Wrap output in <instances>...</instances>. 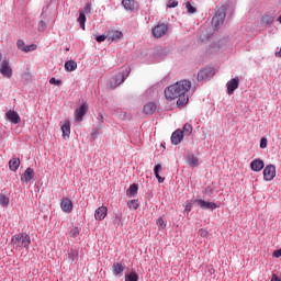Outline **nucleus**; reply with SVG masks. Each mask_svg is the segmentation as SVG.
I'll use <instances>...</instances> for the list:
<instances>
[{
  "mask_svg": "<svg viewBox=\"0 0 281 281\" xmlns=\"http://www.w3.org/2000/svg\"><path fill=\"white\" fill-rule=\"evenodd\" d=\"M198 234L199 236H201V238H206L207 240H212V234H210L207 228H200L198 231Z\"/></svg>",
  "mask_w": 281,
  "mask_h": 281,
  "instance_id": "cd10ccee",
  "label": "nucleus"
},
{
  "mask_svg": "<svg viewBox=\"0 0 281 281\" xmlns=\"http://www.w3.org/2000/svg\"><path fill=\"white\" fill-rule=\"evenodd\" d=\"M76 258H78V251L71 250V251L68 254V259L70 260V262H74V260H76Z\"/></svg>",
  "mask_w": 281,
  "mask_h": 281,
  "instance_id": "e433bc0d",
  "label": "nucleus"
},
{
  "mask_svg": "<svg viewBox=\"0 0 281 281\" xmlns=\"http://www.w3.org/2000/svg\"><path fill=\"white\" fill-rule=\"evenodd\" d=\"M250 168L254 172H260L261 170L265 169V160L262 159H255L250 162Z\"/></svg>",
  "mask_w": 281,
  "mask_h": 281,
  "instance_id": "ddd939ff",
  "label": "nucleus"
},
{
  "mask_svg": "<svg viewBox=\"0 0 281 281\" xmlns=\"http://www.w3.org/2000/svg\"><path fill=\"white\" fill-rule=\"evenodd\" d=\"M97 43H104V41H106V36L105 35H99L95 38Z\"/></svg>",
  "mask_w": 281,
  "mask_h": 281,
  "instance_id": "49530a36",
  "label": "nucleus"
},
{
  "mask_svg": "<svg viewBox=\"0 0 281 281\" xmlns=\"http://www.w3.org/2000/svg\"><path fill=\"white\" fill-rule=\"evenodd\" d=\"M181 132L182 135H187V137H189V135H192V125L190 123H186Z\"/></svg>",
  "mask_w": 281,
  "mask_h": 281,
  "instance_id": "7c9ffc66",
  "label": "nucleus"
},
{
  "mask_svg": "<svg viewBox=\"0 0 281 281\" xmlns=\"http://www.w3.org/2000/svg\"><path fill=\"white\" fill-rule=\"evenodd\" d=\"M151 34L154 38H164L166 34H168V24L159 23L155 27L151 29Z\"/></svg>",
  "mask_w": 281,
  "mask_h": 281,
  "instance_id": "20e7f679",
  "label": "nucleus"
},
{
  "mask_svg": "<svg viewBox=\"0 0 281 281\" xmlns=\"http://www.w3.org/2000/svg\"><path fill=\"white\" fill-rule=\"evenodd\" d=\"M279 23H281V15L278 18Z\"/></svg>",
  "mask_w": 281,
  "mask_h": 281,
  "instance_id": "5fc2aeb1",
  "label": "nucleus"
},
{
  "mask_svg": "<svg viewBox=\"0 0 281 281\" xmlns=\"http://www.w3.org/2000/svg\"><path fill=\"white\" fill-rule=\"evenodd\" d=\"M11 245H13L14 249H26L32 245V238L26 233H19L12 236Z\"/></svg>",
  "mask_w": 281,
  "mask_h": 281,
  "instance_id": "f03ea898",
  "label": "nucleus"
},
{
  "mask_svg": "<svg viewBox=\"0 0 281 281\" xmlns=\"http://www.w3.org/2000/svg\"><path fill=\"white\" fill-rule=\"evenodd\" d=\"M125 281H139V276H137V272H131L125 274Z\"/></svg>",
  "mask_w": 281,
  "mask_h": 281,
  "instance_id": "2f4dec72",
  "label": "nucleus"
},
{
  "mask_svg": "<svg viewBox=\"0 0 281 281\" xmlns=\"http://www.w3.org/2000/svg\"><path fill=\"white\" fill-rule=\"evenodd\" d=\"M66 71H76L78 69V63L76 60H68L65 63Z\"/></svg>",
  "mask_w": 281,
  "mask_h": 281,
  "instance_id": "b1692460",
  "label": "nucleus"
},
{
  "mask_svg": "<svg viewBox=\"0 0 281 281\" xmlns=\"http://www.w3.org/2000/svg\"><path fill=\"white\" fill-rule=\"evenodd\" d=\"M112 223H113V225H120V223H122V215L115 214Z\"/></svg>",
  "mask_w": 281,
  "mask_h": 281,
  "instance_id": "a19ab883",
  "label": "nucleus"
},
{
  "mask_svg": "<svg viewBox=\"0 0 281 281\" xmlns=\"http://www.w3.org/2000/svg\"><path fill=\"white\" fill-rule=\"evenodd\" d=\"M122 36H124V34L120 31H111L109 34H108V38L110 41H120V38H122Z\"/></svg>",
  "mask_w": 281,
  "mask_h": 281,
  "instance_id": "5701e85b",
  "label": "nucleus"
},
{
  "mask_svg": "<svg viewBox=\"0 0 281 281\" xmlns=\"http://www.w3.org/2000/svg\"><path fill=\"white\" fill-rule=\"evenodd\" d=\"M137 190H139V187H137V184L133 183L130 186L128 190L126 191V194L130 196H135V194H137Z\"/></svg>",
  "mask_w": 281,
  "mask_h": 281,
  "instance_id": "c756f323",
  "label": "nucleus"
},
{
  "mask_svg": "<svg viewBox=\"0 0 281 281\" xmlns=\"http://www.w3.org/2000/svg\"><path fill=\"white\" fill-rule=\"evenodd\" d=\"M225 7H218L212 19V26L214 27V30H218V27H221V25L225 23Z\"/></svg>",
  "mask_w": 281,
  "mask_h": 281,
  "instance_id": "7ed1b4c3",
  "label": "nucleus"
},
{
  "mask_svg": "<svg viewBox=\"0 0 281 281\" xmlns=\"http://www.w3.org/2000/svg\"><path fill=\"white\" fill-rule=\"evenodd\" d=\"M87 111H89V105L87 102L82 103L78 110H76V122H82V117L87 115Z\"/></svg>",
  "mask_w": 281,
  "mask_h": 281,
  "instance_id": "9b49d317",
  "label": "nucleus"
},
{
  "mask_svg": "<svg viewBox=\"0 0 281 281\" xmlns=\"http://www.w3.org/2000/svg\"><path fill=\"white\" fill-rule=\"evenodd\" d=\"M156 225L159 229H166V222L164 221V217H159L156 221Z\"/></svg>",
  "mask_w": 281,
  "mask_h": 281,
  "instance_id": "f704fd0d",
  "label": "nucleus"
},
{
  "mask_svg": "<svg viewBox=\"0 0 281 281\" xmlns=\"http://www.w3.org/2000/svg\"><path fill=\"white\" fill-rule=\"evenodd\" d=\"M122 5L127 10V12H135L136 10H139V3L135 0H123Z\"/></svg>",
  "mask_w": 281,
  "mask_h": 281,
  "instance_id": "1a4fd4ad",
  "label": "nucleus"
},
{
  "mask_svg": "<svg viewBox=\"0 0 281 281\" xmlns=\"http://www.w3.org/2000/svg\"><path fill=\"white\" fill-rule=\"evenodd\" d=\"M160 170H161V165H156L154 168V175L156 179H158V183H164L166 181V178L159 176Z\"/></svg>",
  "mask_w": 281,
  "mask_h": 281,
  "instance_id": "a878e982",
  "label": "nucleus"
},
{
  "mask_svg": "<svg viewBox=\"0 0 281 281\" xmlns=\"http://www.w3.org/2000/svg\"><path fill=\"white\" fill-rule=\"evenodd\" d=\"M10 204V199L5 194H0V205L8 206Z\"/></svg>",
  "mask_w": 281,
  "mask_h": 281,
  "instance_id": "72a5a7b5",
  "label": "nucleus"
},
{
  "mask_svg": "<svg viewBox=\"0 0 281 281\" xmlns=\"http://www.w3.org/2000/svg\"><path fill=\"white\" fill-rule=\"evenodd\" d=\"M70 234L72 238H76L80 235V229H78V227H75L71 229Z\"/></svg>",
  "mask_w": 281,
  "mask_h": 281,
  "instance_id": "c03bdc74",
  "label": "nucleus"
},
{
  "mask_svg": "<svg viewBox=\"0 0 281 281\" xmlns=\"http://www.w3.org/2000/svg\"><path fill=\"white\" fill-rule=\"evenodd\" d=\"M195 203L200 205L202 210H216V203L205 202L204 200H195Z\"/></svg>",
  "mask_w": 281,
  "mask_h": 281,
  "instance_id": "6ab92c4d",
  "label": "nucleus"
},
{
  "mask_svg": "<svg viewBox=\"0 0 281 281\" xmlns=\"http://www.w3.org/2000/svg\"><path fill=\"white\" fill-rule=\"evenodd\" d=\"M270 281H281V279L278 278V274H272V278Z\"/></svg>",
  "mask_w": 281,
  "mask_h": 281,
  "instance_id": "8fccbe9b",
  "label": "nucleus"
},
{
  "mask_svg": "<svg viewBox=\"0 0 281 281\" xmlns=\"http://www.w3.org/2000/svg\"><path fill=\"white\" fill-rule=\"evenodd\" d=\"M276 21L273 15L266 14L261 18L262 25H271Z\"/></svg>",
  "mask_w": 281,
  "mask_h": 281,
  "instance_id": "bb28decb",
  "label": "nucleus"
},
{
  "mask_svg": "<svg viewBox=\"0 0 281 281\" xmlns=\"http://www.w3.org/2000/svg\"><path fill=\"white\" fill-rule=\"evenodd\" d=\"M49 83L50 85H56L57 87H60V85H63V81L60 79H56V78H50L49 79Z\"/></svg>",
  "mask_w": 281,
  "mask_h": 281,
  "instance_id": "ea45409f",
  "label": "nucleus"
},
{
  "mask_svg": "<svg viewBox=\"0 0 281 281\" xmlns=\"http://www.w3.org/2000/svg\"><path fill=\"white\" fill-rule=\"evenodd\" d=\"M277 58H281V48L279 52L276 53Z\"/></svg>",
  "mask_w": 281,
  "mask_h": 281,
  "instance_id": "3c124183",
  "label": "nucleus"
},
{
  "mask_svg": "<svg viewBox=\"0 0 281 281\" xmlns=\"http://www.w3.org/2000/svg\"><path fill=\"white\" fill-rule=\"evenodd\" d=\"M78 23L81 30H85V23H87V15H85V11H79Z\"/></svg>",
  "mask_w": 281,
  "mask_h": 281,
  "instance_id": "c85d7f7f",
  "label": "nucleus"
},
{
  "mask_svg": "<svg viewBox=\"0 0 281 281\" xmlns=\"http://www.w3.org/2000/svg\"><path fill=\"white\" fill-rule=\"evenodd\" d=\"M239 82L240 79H238V77H235L226 83L228 95H232V93H234V90L238 88Z\"/></svg>",
  "mask_w": 281,
  "mask_h": 281,
  "instance_id": "2eb2a0df",
  "label": "nucleus"
},
{
  "mask_svg": "<svg viewBox=\"0 0 281 281\" xmlns=\"http://www.w3.org/2000/svg\"><path fill=\"white\" fill-rule=\"evenodd\" d=\"M214 74H216L214 68H203L198 72V80L200 82H205V80H210V78L214 77Z\"/></svg>",
  "mask_w": 281,
  "mask_h": 281,
  "instance_id": "39448f33",
  "label": "nucleus"
},
{
  "mask_svg": "<svg viewBox=\"0 0 281 281\" xmlns=\"http://www.w3.org/2000/svg\"><path fill=\"white\" fill-rule=\"evenodd\" d=\"M191 205L190 204H187V206H186V212H190V210H191Z\"/></svg>",
  "mask_w": 281,
  "mask_h": 281,
  "instance_id": "603ef678",
  "label": "nucleus"
},
{
  "mask_svg": "<svg viewBox=\"0 0 281 281\" xmlns=\"http://www.w3.org/2000/svg\"><path fill=\"white\" fill-rule=\"evenodd\" d=\"M7 120H9V122L11 124H19L21 122V116L19 115V113L12 111V110H9L7 113Z\"/></svg>",
  "mask_w": 281,
  "mask_h": 281,
  "instance_id": "dca6fc26",
  "label": "nucleus"
},
{
  "mask_svg": "<svg viewBox=\"0 0 281 281\" xmlns=\"http://www.w3.org/2000/svg\"><path fill=\"white\" fill-rule=\"evenodd\" d=\"M19 166H21V160L19 158H12L9 161V168L12 172H16V170H19Z\"/></svg>",
  "mask_w": 281,
  "mask_h": 281,
  "instance_id": "4be33fe9",
  "label": "nucleus"
},
{
  "mask_svg": "<svg viewBox=\"0 0 281 281\" xmlns=\"http://www.w3.org/2000/svg\"><path fill=\"white\" fill-rule=\"evenodd\" d=\"M124 80H125L124 72L116 74L110 80V89H117V87H120V85H122Z\"/></svg>",
  "mask_w": 281,
  "mask_h": 281,
  "instance_id": "0eeeda50",
  "label": "nucleus"
},
{
  "mask_svg": "<svg viewBox=\"0 0 281 281\" xmlns=\"http://www.w3.org/2000/svg\"><path fill=\"white\" fill-rule=\"evenodd\" d=\"M186 8H187L189 14H194V12H196V9L194 7H192V4H190V2H187Z\"/></svg>",
  "mask_w": 281,
  "mask_h": 281,
  "instance_id": "4c0bfd02",
  "label": "nucleus"
},
{
  "mask_svg": "<svg viewBox=\"0 0 281 281\" xmlns=\"http://www.w3.org/2000/svg\"><path fill=\"white\" fill-rule=\"evenodd\" d=\"M60 128L63 133V138L69 139V135H71V123L69 122V120H66Z\"/></svg>",
  "mask_w": 281,
  "mask_h": 281,
  "instance_id": "f3484780",
  "label": "nucleus"
},
{
  "mask_svg": "<svg viewBox=\"0 0 281 281\" xmlns=\"http://www.w3.org/2000/svg\"><path fill=\"white\" fill-rule=\"evenodd\" d=\"M2 58H3V55L0 53V61L2 60Z\"/></svg>",
  "mask_w": 281,
  "mask_h": 281,
  "instance_id": "864d4df0",
  "label": "nucleus"
},
{
  "mask_svg": "<svg viewBox=\"0 0 281 281\" xmlns=\"http://www.w3.org/2000/svg\"><path fill=\"white\" fill-rule=\"evenodd\" d=\"M16 46L18 49H21V52H23V49H25V42H23V40H18Z\"/></svg>",
  "mask_w": 281,
  "mask_h": 281,
  "instance_id": "79ce46f5",
  "label": "nucleus"
},
{
  "mask_svg": "<svg viewBox=\"0 0 281 281\" xmlns=\"http://www.w3.org/2000/svg\"><path fill=\"white\" fill-rule=\"evenodd\" d=\"M83 12H86V14L89 13V12H91V3H87V4H86V7H85V9H83Z\"/></svg>",
  "mask_w": 281,
  "mask_h": 281,
  "instance_id": "de8ad7c7",
  "label": "nucleus"
},
{
  "mask_svg": "<svg viewBox=\"0 0 281 281\" xmlns=\"http://www.w3.org/2000/svg\"><path fill=\"white\" fill-rule=\"evenodd\" d=\"M267 144H268V140H267V137H262L260 139V148H267Z\"/></svg>",
  "mask_w": 281,
  "mask_h": 281,
  "instance_id": "a18cd8bd",
  "label": "nucleus"
},
{
  "mask_svg": "<svg viewBox=\"0 0 281 281\" xmlns=\"http://www.w3.org/2000/svg\"><path fill=\"white\" fill-rule=\"evenodd\" d=\"M192 89V81L188 79L180 80L165 89V98L169 101L178 100V106H186L190 101L188 92Z\"/></svg>",
  "mask_w": 281,
  "mask_h": 281,
  "instance_id": "f257e3e1",
  "label": "nucleus"
},
{
  "mask_svg": "<svg viewBox=\"0 0 281 281\" xmlns=\"http://www.w3.org/2000/svg\"><path fill=\"white\" fill-rule=\"evenodd\" d=\"M109 212V209L106 206H100L94 212V218L95 221H104L106 218V214Z\"/></svg>",
  "mask_w": 281,
  "mask_h": 281,
  "instance_id": "4468645a",
  "label": "nucleus"
},
{
  "mask_svg": "<svg viewBox=\"0 0 281 281\" xmlns=\"http://www.w3.org/2000/svg\"><path fill=\"white\" fill-rule=\"evenodd\" d=\"M155 111H157V104L155 102H149L143 108V113H145V115H153Z\"/></svg>",
  "mask_w": 281,
  "mask_h": 281,
  "instance_id": "aec40b11",
  "label": "nucleus"
},
{
  "mask_svg": "<svg viewBox=\"0 0 281 281\" xmlns=\"http://www.w3.org/2000/svg\"><path fill=\"white\" fill-rule=\"evenodd\" d=\"M113 276H122L124 273V266L120 262H114L112 266Z\"/></svg>",
  "mask_w": 281,
  "mask_h": 281,
  "instance_id": "412c9836",
  "label": "nucleus"
},
{
  "mask_svg": "<svg viewBox=\"0 0 281 281\" xmlns=\"http://www.w3.org/2000/svg\"><path fill=\"white\" fill-rule=\"evenodd\" d=\"M263 179L265 181H273V179H276V166H266V168L263 169Z\"/></svg>",
  "mask_w": 281,
  "mask_h": 281,
  "instance_id": "423d86ee",
  "label": "nucleus"
},
{
  "mask_svg": "<svg viewBox=\"0 0 281 281\" xmlns=\"http://www.w3.org/2000/svg\"><path fill=\"white\" fill-rule=\"evenodd\" d=\"M187 161L191 168H196V166H199V158L194 155H188Z\"/></svg>",
  "mask_w": 281,
  "mask_h": 281,
  "instance_id": "393cba45",
  "label": "nucleus"
},
{
  "mask_svg": "<svg viewBox=\"0 0 281 281\" xmlns=\"http://www.w3.org/2000/svg\"><path fill=\"white\" fill-rule=\"evenodd\" d=\"M273 257L274 258H281V248L273 251Z\"/></svg>",
  "mask_w": 281,
  "mask_h": 281,
  "instance_id": "09e8293b",
  "label": "nucleus"
},
{
  "mask_svg": "<svg viewBox=\"0 0 281 281\" xmlns=\"http://www.w3.org/2000/svg\"><path fill=\"white\" fill-rule=\"evenodd\" d=\"M32 179H34V169L29 167L26 168L24 173L21 176V181L23 183H30Z\"/></svg>",
  "mask_w": 281,
  "mask_h": 281,
  "instance_id": "a211bd4d",
  "label": "nucleus"
},
{
  "mask_svg": "<svg viewBox=\"0 0 281 281\" xmlns=\"http://www.w3.org/2000/svg\"><path fill=\"white\" fill-rule=\"evenodd\" d=\"M45 30H47V24L45 23V21H40L38 32H45Z\"/></svg>",
  "mask_w": 281,
  "mask_h": 281,
  "instance_id": "58836bf2",
  "label": "nucleus"
},
{
  "mask_svg": "<svg viewBox=\"0 0 281 281\" xmlns=\"http://www.w3.org/2000/svg\"><path fill=\"white\" fill-rule=\"evenodd\" d=\"M177 5H179L177 0H169L167 3V8H177Z\"/></svg>",
  "mask_w": 281,
  "mask_h": 281,
  "instance_id": "37998d69",
  "label": "nucleus"
},
{
  "mask_svg": "<svg viewBox=\"0 0 281 281\" xmlns=\"http://www.w3.org/2000/svg\"><path fill=\"white\" fill-rule=\"evenodd\" d=\"M36 44H31V45H27V46H24L23 50L22 52H34L36 49Z\"/></svg>",
  "mask_w": 281,
  "mask_h": 281,
  "instance_id": "c9c22d12",
  "label": "nucleus"
},
{
  "mask_svg": "<svg viewBox=\"0 0 281 281\" xmlns=\"http://www.w3.org/2000/svg\"><path fill=\"white\" fill-rule=\"evenodd\" d=\"M128 210H137L139 207V203L137 200H131L127 202Z\"/></svg>",
  "mask_w": 281,
  "mask_h": 281,
  "instance_id": "473e14b6",
  "label": "nucleus"
},
{
  "mask_svg": "<svg viewBox=\"0 0 281 281\" xmlns=\"http://www.w3.org/2000/svg\"><path fill=\"white\" fill-rule=\"evenodd\" d=\"M0 74L3 75L4 78H12V68L10 67V61L2 60L0 65Z\"/></svg>",
  "mask_w": 281,
  "mask_h": 281,
  "instance_id": "6e6552de",
  "label": "nucleus"
},
{
  "mask_svg": "<svg viewBox=\"0 0 281 281\" xmlns=\"http://www.w3.org/2000/svg\"><path fill=\"white\" fill-rule=\"evenodd\" d=\"M183 142V132L181 130H177L171 134V144L177 146Z\"/></svg>",
  "mask_w": 281,
  "mask_h": 281,
  "instance_id": "f8f14e48",
  "label": "nucleus"
},
{
  "mask_svg": "<svg viewBox=\"0 0 281 281\" xmlns=\"http://www.w3.org/2000/svg\"><path fill=\"white\" fill-rule=\"evenodd\" d=\"M60 209L66 214H71V211L74 210V202L69 198H64L60 202Z\"/></svg>",
  "mask_w": 281,
  "mask_h": 281,
  "instance_id": "9d476101",
  "label": "nucleus"
}]
</instances>
